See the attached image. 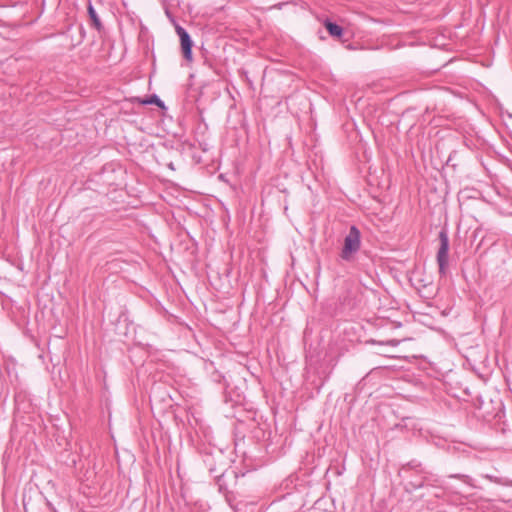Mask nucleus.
<instances>
[{"instance_id": "obj_7", "label": "nucleus", "mask_w": 512, "mask_h": 512, "mask_svg": "<svg viewBox=\"0 0 512 512\" xmlns=\"http://www.w3.org/2000/svg\"><path fill=\"white\" fill-rule=\"evenodd\" d=\"M400 343V340L391 339L386 342L388 345L396 346Z\"/></svg>"}, {"instance_id": "obj_1", "label": "nucleus", "mask_w": 512, "mask_h": 512, "mask_svg": "<svg viewBox=\"0 0 512 512\" xmlns=\"http://www.w3.org/2000/svg\"><path fill=\"white\" fill-rule=\"evenodd\" d=\"M360 232L355 226H351L349 233L344 239V246L341 252V257L349 261L352 255L360 249Z\"/></svg>"}, {"instance_id": "obj_3", "label": "nucleus", "mask_w": 512, "mask_h": 512, "mask_svg": "<svg viewBox=\"0 0 512 512\" xmlns=\"http://www.w3.org/2000/svg\"><path fill=\"white\" fill-rule=\"evenodd\" d=\"M176 32L180 38L183 55L187 60L192 58V41L188 32L181 26H176Z\"/></svg>"}, {"instance_id": "obj_6", "label": "nucleus", "mask_w": 512, "mask_h": 512, "mask_svg": "<svg viewBox=\"0 0 512 512\" xmlns=\"http://www.w3.org/2000/svg\"><path fill=\"white\" fill-rule=\"evenodd\" d=\"M143 104H156L157 106L163 107V102L158 98V96L153 95L150 98L144 100Z\"/></svg>"}, {"instance_id": "obj_4", "label": "nucleus", "mask_w": 512, "mask_h": 512, "mask_svg": "<svg viewBox=\"0 0 512 512\" xmlns=\"http://www.w3.org/2000/svg\"><path fill=\"white\" fill-rule=\"evenodd\" d=\"M324 25L331 36L340 37L343 33V29L335 23L326 21Z\"/></svg>"}, {"instance_id": "obj_2", "label": "nucleus", "mask_w": 512, "mask_h": 512, "mask_svg": "<svg viewBox=\"0 0 512 512\" xmlns=\"http://www.w3.org/2000/svg\"><path fill=\"white\" fill-rule=\"evenodd\" d=\"M439 239L440 246L437 252V262L440 274L444 275L448 266L449 239L447 233L441 231L439 234Z\"/></svg>"}, {"instance_id": "obj_5", "label": "nucleus", "mask_w": 512, "mask_h": 512, "mask_svg": "<svg viewBox=\"0 0 512 512\" xmlns=\"http://www.w3.org/2000/svg\"><path fill=\"white\" fill-rule=\"evenodd\" d=\"M88 14H89V17L92 21V24L93 26L98 30L100 31L102 29V23L95 11V9L93 8V6L90 4L88 6Z\"/></svg>"}]
</instances>
